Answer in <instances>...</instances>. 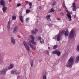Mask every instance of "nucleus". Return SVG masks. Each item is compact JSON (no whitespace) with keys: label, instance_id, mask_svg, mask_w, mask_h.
<instances>
[{"label":"nucleus","instance_id":"864d4df0","mask_svg":"<svg viewBox=\"0 0 79 79\" xmlns=\"http://www.w3.org/2000/svg\"><path fill=\"white\" fill-rule=\"evenodd\" d=\"M65 10H68V9H67V8H66V6H65Z\"/></svg>","mask_w":79,"mask_h":79},{"label":"nucleus","instance_id":"f704fd0d","mask_svg":"<svg viewBox=\"0 0 79 79\" xmlns=\"http://www.w3.org/2000/svg\"><path fill=\"white\" fill-rule=\"evenodd\" d=\"M55 5V2H53L52 3V6H54V5Z\"/></svg>","mask_w":79,"mask_h":79},{"label":"nucleus","instance_id":"20e7f679","mask_svg":"<svg viewBox=\"0 0 79 79\" xmlns=\"http://www.w3.org/2000/svg\"><path fill=\"white\" fill-rule=\"evenodd\" d=\"M29 37L31 39L30 40V42L31 43V44H32L33 45L35 44V42L34 41V39H35V38L34 37V35H30L29 36Z\"/></svg>","mask_w":79,"mask_h":79},{"label":"nucleus","instance_id":"6e6d98bb","mask_svg":"<svg viewBox=\"0 0 79 79\" xmlns=\"http://www.w3.org/2000/svg\"><path fill=\"white\" fill-rule=\"evenodd\" d=\"M30 7H29V8L31 9V8H32V6H30Z\"/></svg>","mask_w":79,"mask_h":79},{"label":"nucleus","instance_id":"72a5a7b5","mask_svg":"<svg viewBox=\"0 0 79 79\" xmlns=\"http://www.w3.org/2000/svg\"><path fill=\"white\" fill-rule=\"evenodd\" d=\"M38 40H41L42 39V37H41L40 36H39L38 37Z\"/></svg>","mask_w":79,"mask_h":79},{"label":"nucleus","instance_id":"f03ea898","mask_svg":"<svg viewBox=\"0 0 79 79\" xmlns=\"http://www.w3.org/2000/svg\"><path fill=\"white\" fill-rule=\"evenodd\" d=\"M0 5H1V6H3L2 10L3 11V13H5V12H6V11L7 7L5 6V1H4V0H1L0 1Z\"/></svg>","mask_w":79,"mask_h":79},{"label":"nucleus","instance_id":"e2e57ef3","mask_svg":"<svg viewBox=\"0 0 79 79\" xmlns=\"http://www.w3.org/2000/svg\"><path fill=\"white\" fill-rule=\"evenodd\" d=\"M66 19H67V18H68V17H66Z\"/></svg>","mask_w":79,"mask_h":79},{"label":"nucleus","instance_id":"f8f14e48","mask_svg":"<svg viewBox=\"0 0 79 79\" xmlns=\"http://www.w3.org/2000/svg\"><path fill=\"white\" fill-rule=\"evenodd\" d=\"M57 37H56V40L57 41H59L60 40V35L59 34H57L56 35Z\"/></svg>","mask_w":79,"mask_h":79},{"label":"nucleus","instance_id":"a19ab883","mask_svg":"<svg viewBox=\"0 0 79 79\" xmlns=\"http://www.w3.org/2000/svg\"><path fill=\"white\" fill-rule=\"evenodd\" d=\"M21 6V4L20 3H18L17 4V6Z\"/></svg>","mask_w":79,"mask_h":79},{"label":"nucleus","instance_id":"39448f33","mask_svg":"<svg viewBox=\"0 0 79 79\" xmlns=\"http://www.w3.org/2000/svg\"><path fill=\"white\" fill-rule=\"evenodd\" d=\"M67 13L68 14H66V16L68 17V19L69 21H72V19H71V15H70V13H69V11H68V10H66Z\"/></svg>","mask_w":79,"mask_h":79},{"label":"nucleus","instance_id":"423d86ee","mask_svg":"<svg viewBox=\"0 0 79 79\" xmlns=\"http://www.w3.org/2000/svg\"><path fill=\"white\" fill-rule=\"evenodd\" d=\"M24 45L25 46L26 49L27 50V51H30L31 49H30V47L28 46V45L27 44L26 42L25 41H23V42Z\"/></svg>","mask_w":79,"mask_h":79},{"label":"nucleus","instance_id":"0eeeda50","mask_svg":"<svg viewBox=\"0 0 79 79\" xmlns=\"http://www.w3.org/2000/svg\"><path fill=\"white\" fill-rule=\"evenodd\" d=\"M8 71V69H4L3 70L0 71V74H2L3 75H5L6 74V72Z\"/></svg>","mask_w":79,"mask_h":79},{"label":"nucleus","instance_id":"6ab92c4d","mask_svg":"<svg viewBox=\"0 0 79 79\" xmlns=\"http://www.w3.org/2000/svg\"><path fill=\"white\" fill-rule=\"evenodd\" d=\"M55 11V10L53 8H51V9H50L49 11V13H52V12H54Z\"/></svg>","mask_w":79,"mask_h":79},{"label":"nucleus","instance_id":"aec40b11","mask_svg":"<svg viewBox=\"0 0 79 79\" xmlns=\"http://www.w3.org/2000/svg\"><path fill=\"white\" fill-rule=\"evenodd\" d=\"M31 34H34L35 35H36V34H37V33L36 32H35L34 30H32L31 31Z\"/></svg>","mask_w":79,"mask_h":79},{"label":"nucleus","instance_id":"dca6fc26","mask_svg":"<svg viewBox=\"0 0 79 79\" xmlns=\"http://www.w3.org/2000/svg\"><path fill=\"white\" fill-rule=\"evenodd\" d=\"M19 18L20 19V20L21 21V23H24V21H23V16L21 15V16H19Z\"/></svg>","mask_w":79,"mask_h":79},{"label":"nucleus","instance_id":"13d9d810","mask_svg":"<svg viewBox=\"0 0 79 79\" xmlns=\"http://www.w3.org/2000/svg\"><path fill=\"white\" fill-rule=\"evenodd\" d=\"M20 74V73H17V74L19 75V74Z\"/></svg>","mask_w":79,"mask_h":79},{"label":"nucleus","instance_id":"79ce46f5","mask_svg":"<svg viewBox=\"0 0 79 79\" xmlns=\"http://www.w3.org/2000/svg\"><path fill=\"white\" fill-rule=\"evenodd\" d=\"M61 32H62V33L63 34H64V33L65 32V31H64V30H63Z\"/></svg>","mask_w":79,"mask_h":79},{"label":"nucleus","instance_id":"412c9836","mask_svg":"<svg viewBox=\"0 0 79 79\" xmlns=\"http://www.w3.org/2000/svg\"><path fill=\"white\" fill-rule=\"evenodd\" d=\"M29 21V18H27L25 19V21L26 23H28V21Z\"/></svg>","mask_w":79,"mask_h":79},{"label":"nucleus","instance_id":"9b49d317","mask_svg":"<svg viewBox=\"0 0 79 79\" xmlns=\"http://www.w3.org/2000/svg\"><path fill=\"white\" fill-rule=\"evenodd\" d=\"M68 34H69V31L68 30H67L64 33V35L65 37H66V36H68Z\"/></svg>","mask_w":79,"mask_h":79},{"label":"nucleus","instance_id":"58836bf2","mask_svg":"<svg viewBox=\"0 0 79 79\" xmlns=\"http://www.w3.org/2000/svg\"><path fill=\"white\" fill-rule=\"evenodd\" d=\"M10 25H7V29H10Z\"/></svg>","mask_w":79,"mask_h":79},{"label":"nucleus","instance_id":"8fccbe9b","mask_svg":"<svg viewBox=\"0 0 79 79\" xmlns=\"http://www.w3.org/2000/svg\"><path fill=\"white\" fill-rule=\"evenodd\" d=\"M63 6L64 7H65V6H65V4H64V3H63Z\"/></svg>","mask_w":79,"mask_h":79},{"label":"nucleus","instance_id":"4d7b16f0","mask_svg":"<svg viewBox=\"0 0 79 79\" xmlns=\"http://www.w3.org/2000/svg\"><path fill=\"white\" fill-rule=\"evenodd\" d=\"M15 74L17 75V74H18V73H15Z\"/></svg>","mask_w":79,"mask_h":79},{"label":"nucleus","instance_id":"4be33fe9","mask_svg":"<svg viewBox=\"0 0 79 79\" xmlns=\"http://www.w3.org/2000/svg\"><path fill=\"white\" fill-rule=\"evenodd\" d=\"M34 64V61L32 60L31 61V67L33 66Z\"/></svg>","mask_w":79,"mask_h":79},{"label":"nucleus","instance_id":"603ef678","mask_svg":"<svg viewBox=\"0 0 79 79\" xmlns=\"http://www.w3.org/2000/svg\"><path fill=\"white\" fill-rule=\"evenodd\" d=\"M28 2H28L27 1H25V3H28Z\"/></svg>","mask_w":79,"mask_h":79},{"label":"nucleus","instance_id":"e433bc0d","mask_svg":"<svg viewBox=\"0 0 79 79\" xmlns=\"http://www.w3.org/2000/svg\"><path fill=\"white\" fill-rule=\"evenodd\" d=\"M60 15H62V16H64V14L63 12L60 13Z\"/></svg>","mask_w":79,"mask_h":79},{"label":"nucleus","instance_id":"1a4fd4ad","mask_svg":"<svg viewBox=\"0 0 79 79\" xmlns=\"http://www.w3.org/2000/svg\"><path fill=\"white\" fill-rule=\"evenodd\" d=\"M51 17V15H47L46 16V18H47V20L48 21H51V19H50V18Z\"/></svg>","mask_w":79,"mask_h":79},{"label":"nucleus","instance_id":"f3484780","mask_svg":"<svg viewBox=\"0 0 79 79\" xmlns=\"http://www.w3.org/2000/svg\"><path fill=\"white\" fill-rule=\"evenodd\" d=\"M13 68V64H10V66H9L8 67V69H12Z\"/></svg>","mask_w":79,"mask_h":79},{"label":"nucleus","instance_id":"5fc2aeb1","mask_svg":"<svg viewBox=\"0 0 79 79\" xmlns=\"http://www.w3.org/2000/svg\"><path fill=\"white\" fill-rule=\"evenodd\" d=\"M9 2H11V0H9Z\"/></svg>","mask_w":79,"mask_h":79},{"label":"nucleus","instance_id":"09e8293b","mask_svg":"<svg viewBox=\"0 0 79 79\" xmlns=\"http://www.w3.org/2000/svg\"><path fill=\"white\" fill-rule=\"evenodd\" d=\"M76 17V15H73V18H75Z\"/></svg>","mask_w":79,"mask_h":79},{"label":"nucleus","instance_id":"bb28decb","mask_svg":"<svg viewBox=\"0 0 79 79\" xmlns=\"http://www.w3.org/2000/svg\"><path fill=\"white\" fill-rule=\"evenodd\" d=\"M16 19V16L13 15L12 16V20H15Z\"/></svg>","mask_w":79,"mask_h":79},{"label":"nucleus","instance_id":"4c0bfd02","mask_svg":"<svg viewBox=\"0 0 79 79\" xmlns=\"http://www.w3.org/2000/svg\"><path fill=\"white\" fill-rule=\"evenodd\" d=\"M15 73V71H14V70H12L11 71V74H14Z\"/></svg>","mask_w":79,"mask_h":79},{"label":"nucleus","instance_id":"b1692460","mask_svg":"<svg viewBox=\"0 0 79 79\" xmlns=\"http://www.w3.org/2000/svg\"><path fill=\"white\" fill-rule=\"evenodd\" d=\"M31 12V10L29 9H27L26 10V13H30Z\"/></svg>","mask_w":79,"mask_h":79},{"label":"nucleus","instance_id":"49530a36","mask_svg":"<svg viewBox=\"0 0 79 79\" xmlns=\"http://www.w3.org/2000/svg\"><path fill=\"white\" fill-rule=\"evenodd\" d=\"M62 34L63 33H62V32L61 31L59 35L60 36V35H62Z\"/></svg>","mask_w":79,"mask_h":79},{"label":"nucleus","instance_id":"a878e982","mask_svg":"<svg viewBox=\"0 0 79 79\" xmlns=\"http://www.w3.org/2000/svg\"><path fill=\"white\" fill-rule=\"evenodd\" d=\"M57 47H58V45L57 44L55 45L54 46L53 49H56L57 48Z\"/></svg>","mask_w":79,"mask_h":79},{"label":"nucleus","instance_id":"6e6552de","mask_svg":"<svg viewBox=\"0 0 79 79\" xmlns=\"http://www.w3.org/2000/svg\"><path fill=\"white\" fill-rule=\"evenodd\" d=\"M18 27L17 26H15L13 32L14 34H15V33L18 32Z\"/></svg>","mask_w":79,"mask_h":79},{"label":"nucleus","instance_id":"c85d7f7f","mask_svg":"<svg viewBox=\"0 0 79 79\" xmlns=\"http://www.w3.org/2000/svg\"><path fill=\"white\" fill-rule=\"evenodd\" d=\"M73 11H76V7H73Z\"/></svg>","mask_w":79,"mask_h":79},{"label":"nucleus","instance_id":"3c124183","mask_svg":"<svg viewBox=\"0 0 79 79\" xmlns=\"http://www.w3.org/2000/svg\"><path fill=\"white\" fill-rule=\"evenodd\" d=\"M19 77H20V76H18L17 77V79H18V78H19Z\"/></svg>","mask_w":79,"mask_h":79},{"label":"nucleus","instance_id":"9d476101","mask_svg":"<svg viewBox=\"0 0 79 79\" xmlns=\"http://www.w3.org/2000/svg\"><path fill=\"white\" fill-rule=\"evenodd\" d=\"M11 42L13 44L15 45L16 43V41H15V39L13 37L11 38Z\"/></svg>","mask_w":79,"mask_h":79},{"label":"nucleus","instance_id":"a18cd8bd","mask_svg":"<svg viewBox=\"0 0 79 79\" xmlns=\"http://www.w3.org/2000/svg\"><path fill=\"white\" fill-rule=\"evenodd\" d=\"M39 9H40V10H41V9H42V7H41V6H40L39 7Z\"/></svg>","mask_w":79,"mask_h":79},{"label":"nucleus","instance_id":"7c9ffc66","mask_svg":"<svg viewBox=\"0 0 79 79\" xmlns=\"http://www.w3.org/2000/svg\"><path fill=\"white\" fill-rule=\"evenodd\" d=\"M42 41H41V40H40V43H41V44H42V42H43V43H44V40L42 39Z\"/></svg>","mask_w":79,"mask_h":79},{"label":"nucleus","instance_id":"4468645a","mask_svg":"<svg viewBox=\"0 0 79 79\" xmlns=\"http://www.w3.org/2000/svg\"><path fill=\"white\" fill-rule=\"evenodd\" d=\"M75 63H77L78 62H79V55L77 56L76 58L75 59Z\"/></svg>","mask_w":79,"mask_h":79},{"label":"nucleus","instance_id":"37998d69","mask_svg":"<svg viewBox=\"0 0 79 79\" xmlns=\"http://www.w3.org/2000/svg\"><path fill=\"white\" fill-rule=\"evenodd\" d=\"M46 52H47V53L48 55H49V51H48V50H47Z\"/></svg>","mask_w":79,"mask_h":79},{"label":"nucleus","instance_id":"c03bdc74","mask_svg":"<svg viewBox=\"0 0 79 79\" xmlns=\"http://www.w3.org/2000/svg\"><path fill=\"white\" fill-rule=\"evenodd\" d=\"M29 6H32V3H30L29 4Z\"/></svg>","mask_w":79,"mask_h":79},{"label":"nucleus","instance_id":"f257e3e1","mask_svg":"<svg viewBox=\"0 0 79 79\" xmlns=\"http://www.w3.org/2000/svg\"><path fill=\"white\" fill-rule=\"evenodd\" d=\"M74 60H73V57L71 56L68 60V62H67L66 66L67 68H71L72 66L73 65V63L74 62Z\"/></svg>","mask_w":79,"mask_h":79},{"label":"nucleus","instance_id":"ea45409f","mask_svg":"<svg viewBox=\"0 0 79 79\" xmlns=\"http://www.w3.org/2000/svg\"><path fill=\"white\" fill-rule=\"evenodd\" d=\"M35 32H36V33L38 31V29H37V28H35Z\"/></svg>","mask_w":79,"mask_h":79},{"label":"nucleus","instance_id":"bf43d9fd","mask_svg":"<svg viewBox=\"0 0 79 79\" xmlns=\"http://www.w3.org/2000/svg\"><path fill=\"white\" fill-rule=\"evenodd\" d=\"M50 47H48V49L49 50V49H50Z\"/></svg>","mask_w":79,"mask_h":79},{"label":"nucleus","instance_id":"de8ad7c7","mask_svg":"<svg viewBox=\"0 0 79 79\" xmlns=\"http://www.w3.org/2000/svg\"><path fill=\"white\" fill-rule=\"evenodd\" d=\"M57 20H58V21H59V20H60V18H58L57 19Z\"/></svg>","mask_w":79,"mask_h":79},{"label":"nucleus","instance_id":"7ed1b4c3","mask_svg":"<svg viewBox=\"0 0 79 79\" xmlns=\"http://www.w3.org/2000/svg\"><path fill=\"white\" fill-rule=\"evenodd\" d=\"M75 31L74 29H72L70 32V33L69 34V39H73L74 37V34Z\"/></svg>","mask_w":79,"mask_h":79},{"label":"nucleus","instance_id":"c756f323","mask_svg":"<svg viewBox=\"0 0 79 79\" xmlns=\"http://www.w3.org/2000/svg\"><path fill=\"white\" fill-rule=\"evenodd\" d=\"M47 26H48L49 27H52L53 26L52 24H48Z\"/></svg>","mask_w":79,"mask_h":79},{"label":"nucleus","instance_id":"393cba45","mask_svg":"<svg viewBox=\"0 0 79 79\" xmlns=\"http://www.w3.org/2000/svg\"><path fill=\"white\" fill-rule=\"evenodd\" d=\"M31 43H32L30 42V41H29V42H27V44H28L29 45V46H30V47H31V46L32 45V44H31Z\"/></svg>","mask_w":79,"mask_h":79},{"label":"nucleus","instance_id":"c9c22d12","mask_svg":"<svg viewBox=\"0 0 79 79\" xmlns=\"http://www.w3.org/2000/svg\"><path fill=\"white\" fill-rule=\"evenodd\" d=\"M73 7H76V4L74 2H73Z\"/></svg>","mask_w":79,"mask_h":79},{"label":"nucleus","instance_id":"ddd939ff","mask_svg":"<svg viewBox=\"0 0 79 79\" xmlns=\"http://www.w3.org/2000/svg\"><path fill=\"white\" fill-rule=\"evenodd\" d=\"M75 63H77L78 62H79V55L77 56L76 58L75 59Z\"/></svg>","mask_w":79,"mask_h":79},{"label":"nucleus","instance_id":"680f3d73","mask_svg":"<svg viewBox=\"0 0 79 79\" xmlns=\"http://www.w3.org/2000/svg\"><path fill=\"white\" fill-rule=\"evenodd\" d=\"M27 5V3H26L25 5Z\"/></svg>","mask_w":79,"mask_h":79},{"label":"nucleus","instance_id":"cd10ccee","mask_svg":"<svg viewBox=\"0 0 79 79\" xmlns=\"http://www.w3.org/2000/svg\"><path fill=\"white\" fill-rule=\"evenodd\" d=\"M31 48L33 50H35V48L34 46L32 45L31 46H30Z\"/></svg>","mask_w":79,"mask_h":79},{"label":"nucleus","instance_id":"5701e85b","mask_svg":"<svg viewBox=\"0 0 79 79\" xmlns=\"http://www.w3.org/2000/svg\"><path fill=\"white\" fill-rule=\"evenodd\" d=\"M76 50L77 52H79V45H78L77 46V48H76Z\"/></svg>","mask_w":79,"mask_h":79},{"label":"nucleus","instance_id":"473e14b6","mask_svg":"<svg viewBox=\"0 0 79 79\" xmlns=\"http://www.w3.org/2000/svg\"><path fill=\"white\" fill-rule=\"evenodd\" d=\"M10 23H11V21H10V19L9 22L8 23V25H10Z\"/></svg>","mask_w":79,"mask_h":79},{"label":"nucleus","instance_id":"0e129e2a","mask_svg":"<svg viewBox=\"0 0 79 79\" xmlns=\"http://www.w3.org/2000/svg\"><path fill=\"white\" fill-rule=\"evenodd\" d=\"M0 52H1V51L0 50Z\"/></svg>","mask_w":79,"mask_h":79},{"label":"nucleus","instance_id":"052dcab7","mask_svg":"<svg viewBox=\"0 0 79 79\" xmlns=\"http://www.w3.org/2000/svg\"><path fill=\"white\" fill-rule=\"evenodd\" d=\"M41 62V60H39V63H40Z\"/></svg>","mask_w":79,"mask_h":79},{"label":"nucleus","instance_id":"a211bd4d","mask_svg":"<svg viewBox=\"0 0 79 79\" xmlns=\"http://www.w3.org/2000/svg\"><path fill=\"white\" fill-rule=\"evenodd\" d=\"M57 51V50H55L53 51L52 52V53L53 55L56 54Z\"/></svg>","mask_w":79,"mask_h":79},{"label":"nucleus","instance_id":"2f4dec72","mask_svg":"<svg viewBox=\"0 0 79 79\" xmlns=\"http://www.w3.org/2000/svg\"><path fill=\"white\" fill-rule=\"evenodd\" d=\"M43 79H47V77L45 75H44L43 77Z\"/></svg>","mask_w":79,"mask_h":79},{"label":"nucleus","instance_id":"2eb2a0df","mask_svg":"<svg viewBox=\"0 0 79 79\" xmlns=\"http://www.w3.org/2000/svg\"><path fill=\"white\" fill-rule=\"evenodd\" d=\"M56 55H57L58 56H60V55H61V52L59 51V50H57Z\"/></svg>","mask_w":79,"mask_h":79}]
</instances>
